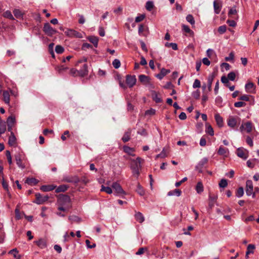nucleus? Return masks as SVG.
<instances>
[{
	"mask_svg": "<svg viewBox=\"0 0 259 259\" xmlns=\"http://www.w3.org/2000/svg\"><path fill=\"white\" fill-rule=\"evenodd\" d=\"M58 205V209L59 210L62 211H68L71 208L70 207L63 206V205Z\"/></svg>",
	"mask_w": 259,
	"mask_h": 259,
	"instance_id": "13d9d810",
	"label": "nucleus"
},
{
	"mask_svg": "<svg viewBox=\"0 0 259 259\" xmlns=\"http://www.w3.org/2000/svg\"><path fill=\"white\" fill-rule=\"evenodd\" d=\"M88 66L87 64H84L82 67L78 70L79 76L84 77L88 74Z\"/></svg>",
	"mask_w": 259,
	"mask_h": 259,
	"instance_id": "dca6fc26",
	"label": "nucleus"
},
{
	"mask_svg": "<svg viewBox=\"0 0 259 259\" xmlns=\"http://www.w3.org/2000/svg\"><path fill=\"white\" fill-rule=\"evenodd\" d=\"M245 88L247 93H254L255 86L253 82H249L245 84Z\"/></svg>",
	"mask_w": 259,
	"mask_h": 259,
	"instance_id": "4468645a",
	"label": "nucleus"
},
{
	"mask_svg": "<svg viewBox=\"0 0 259 259\" xmlns=\"http://www.w3.org/2000/svg\"><path fill=\"white\" fill-rule=\"evenodd\" d=\"M234 57V54L233 52H231L229 54V56L225 57V60L226 61H231L233 60Z\"/></svg>",
	"mask_w": 259,
	"mask_h": 259,
	"instance_id": "0e129e2a",
	"label": "nucleus"
},
{
	"mask_svg": "<svg viewBox=\"0 0 259 259\" xmlns=\"http://www.w3.org/2000/svg\"><path fill=\"white\" fill-rule=\"evenodd\" d=\"M62 181L65 182L77 184L80 182V179L77 176H65Z\"/></svg>",
	"mask_w": 259,
	"mask_h": 259,
	"instance_id": "423d86ee",
	"label": "nucleus"
},
{
	"mask_svg": "<svg viewBox=\"0 0 259 259\" xmlns=\"http://www.w3.org/2000/svg\"><path fill=\"white\" fill-rule=\"evenodd\" d=\"M70 74L73 76H79L78 70L75 68H72L70 70Z\"/></svg>",
	"mask_w": 259,
	"mask_h": 259,
	"instance_id": "5fc2aeb1",
	"label": "nucleus"
},
{
	"mask_svg": "<svg viewBox=\"0 0 259 259\" xmlns=\"http://www.w3.org/2000/svg\"><path fill=\"white\" fill-rule=\"evenodd\" d=\"M55 51L57 54H62L64 51V49L60 45L56 46L55 48Z\"/></svg>",
	"mask_w": 259,
	"mask_h": 259,
	"instance_id": "603ef678",
	"label": "nucleus"
},
{
	"mask_svg": "<svg viewBox=\"0 0 259 259\" xmlns=\"http://www.w3.org/2000/svg\"><path fill=\"white\" fill-rule=\"evenodd\" d=\"M135 217L136 221L139 222L140 223H143L145 220V218L143 214L140 212H136L135 215Z\"/></svg>",
	"mask_w": 259,
	"mask_h": 259,
	"instance_id": "bb28decb",
	"label": "nucleus"
},
{
	"mask_svg": "<svg viewBox=\"0 0 259 259\" xmlns=\"http://www.w3.org/2000/svg\"><path fill=\"white\" fill-rule=\"evenodd\" d=\"M236 153L238 157L244 160L246 159L248 157V151L242 147L238 148L237 149Z\"/></svg>",
	"mask_w": 259,
	"mask_h": 259,
	"instance_id": "6e6552de",
	"label": "nucleus"
},
{
	"mask_svg": "<svg viewBox=\"0 0 259 259\" xmlns=\"http://www.w3.org/2000/svg\"><path fill=\"white\" fill-rule=\"evenodd\" d=\"M56 186L54 185H42L40 187V189L44 192H48L54 190Z\"/></svg>",
	"mask_w": 259,
	"mask_h": 259,
	"instance_id": "aec40b11",
	"label": "nucleus"
},
{
	"mask_svg": "<svg viewBox=\"0 0 259 259\" xmlns=\"http://www.w3.org/2000/svg\"><path fill=\"white\" fill-rule=\"evenodd\" d=\"M215 77V74L214 73H211L210 74L207 78V87L209 91H211V85L213 79Z\"/></svg>",
	"mask_w": 259,
	"mask_h": 259,
	"instance_id": "4be33fe9",
	"label": "nucleus"
},
{
	"mask_svg": "<svg viewBox=\"0 0 259 259\" xmlns=\"http://www.w3.org/2000/svg\"><path fill=\"white\" fill-rule=\"evenodd\" d=\"M112 188L117 195L124 194L125 192L122 189L121 186L117 182H114L112 185Z\"/></svg>",
	"mask_w": 259,
	"mask_h": 259,
	"instance_id": "9b49d317",
	"label": "nucleus"
},
{
	"mask_svg": "<svg viewBox=\"0 0 259 259\" xmlns=\"http://www.w3.org/2000/svg\"><path fill=\"white\" fill-rule=\"evenodd\" d=\"M8 253L13 255L16 259H21V255L18 254V251L16 248L10 250Z\"/></svg>",
	"mask_w": 259,
	"mask_h": 259,
	"instance_id": "473e14b6",
	"label": "nucleus"
},
{
	"mask_svg": "<svg viewBox=\"0 0 259 259\" xmlns=\"http://www.w3.org/2000/svg\"><path fill=\"white\" fill-rule=\"evenodd\" d=\"M170 72L169 69H166L165 68H162L159 73L156 75V77L159 79H162L164 76Z\"/></svg>",
	"mask_w": 259,
	"mask_h": 259,
	"instance_id": "6ab92c4d",
	"label": "nucleus"
},
{
	"mask_svg": "<svg viewBox=\"0 0 259 259\" xmlns=\"http://www.w3.org/2000/svg\"><path fill=\"white\" fill-rule=\"evenodd\" d=\"M222 2L219 0H215L213 2V8H214V13L216 14H219L221 10L222 9Z\"/></svg>",
	"mask_w": 259,
	"mask_h": 259,
	"instance_id": "f8f14e48",
	"label": "nucleus"
},
{
	"mask_svg": "<svg viewBox=\"0 0 259 259\" xmlns=\"http://www.w3.org/2000/svg\"><path fill=\"white\" fill-rule=\"evenodd\" d=\"M255 248V246L254 244H249L247 247V250L246 253H247V254H253L254 253Z\"/></svg>",
	"mask_w": 259,
	"mask_h": 259,
	"instance_id": "f704fd0d",
	"label": "nucleus"
},
{
	"mask_svg": "<svg viewBox=\"0 0 259 259\" xmlns=\"http://www.w3.org/2000/svg\"><path fill=\"white\" fill-rule=\"evenodd\" d=\"M244 194V189L243 187H239L236 192V196L237 197H242Z\"/></svg>",
	"mask_w": 259,
	"mask_h": 259,
	"instance_id": "c03bdc74",
	"label": "nucleus"
},
{
	"mask_svg": "<svg viewBox=\"0 0 259 259\" xmlns=\"http://www.w3.org/2000/svg\"><path fill=\"white\" fill-rule=\"evenodd\" d=\"M154 7V4H153V3L151 1H148L146 4V9L149 11H150L152 10V9Z\"/></svg>",
	"mask_w": 259,
	"mask_h": 259,
	"instance_id": "09e8293b",
	"label": "nucleus"
},
{
	"mask_svg": "<svg viewBox=\"0 0 259 259\" xmlns=\"http://www.w3.org/2000/svg\"><path fill=\"white\" fill-rule=\"evenodd\" d=\"M88 39L94 45L95 47L97 48L99 41V38L98 37L90 36L88 37Z\"/></svg>",
	"mask_w": 259,
	"mask_h": 259,
	"instance_id": "5701e85b",
	"label": "nucleus"
},
{
	"mask_svg": "<svg viewBox=\"0 0 259 259\" xmlns=\"http://www.w3.org/2000/svg\"><path fill=\"white\" fill-rule=\"evenodd\" d=\"M227 30V26L225 25H222L218 28V32L221 34H224L226 32Z\"/></svg>",
	"mask_w": 259,
	"mask_h": 259,
	"instance_id": "3c124183",
	"label": "nucleus"
},
{
	"mask_svg": "<svg viewBox=\"0 0 259 259\" xmlns=\"http://www.w3.org/2000/svg\"><path fill=\"white\" fill-rule=\"evenodd\" d=\"M131 134V130L130 129H128L124 134V135L122 138V141L124 143L128 142L130 140Z\"/></svg>",
	"mask_w": 259,
	"mask_h": 259,
	"instance_id": "b1692460",
	"label": "nucleus"
},
{
	"mask_svg": "<svg viewBox=\"0 0 259 259\" xmlns=\"http://www.w3.org/2000/svg\"><path fill=\"white\" fill-rule=\"evenodd\" d=\"M16 143V138L13 132H11V136L9 138L8 143L10 146L14 145Z\"/></svg>",
	"mask_w": 259,
	"mask_h": 259,
	"instance_id": "c85d7f7f",
	"label": "nucleus"
},
{
	"mask_svg": "<svg viewBox=\"0 0 259 259\" xmlns=\"http://www.w3.org/2000/svg\"><path fill=\"white\" fill-rule=\"evenodd\" d=\"M139 79L140 82L143 83H147L149 82V78L148 76L144 74H141L139 76Z\"/></svg>",
	"mask_w": 259,
	"mask_h": 259,
	"instance_id": "2f4dec72",
	"label": "nucleus"
},
{
	"mask_svg": "<svg viewBox=\"0 0 259 259\" xmlns=\"http://www.w3.org/2000/svg\"><path fill=\"white\" fill-rule=\"evenodd\" d=\"M135 75H127L126 76V84L129 88H132L136 83Z\"/></svg>",
	"mask_w": 259,
	"mask_h": 259,
	"instance_id": "1a4fd4ad",
	"label": "nucleus"
},
{
	"mask_svg": "<svg viewBox=\"0 0 259 259\" xmlns=\"http://www.w3.org/2000/svg\"><path fill=\"white\" fill-rule=\"evenodd\" d=\"M143 160L138 157L136 159H132L131 163V169H132L133 176L138 178L140 175L139 170L141 168V163Z\"/></svg>",
	"mask_w": 259,
	"mask_h": 259,
	"instance_id": "f257e3e1",
	"label": "nucleus"
},
{
	"mask_svg": "<svg viewBox=\"0 0 259 259\" xmlns=\"http://www.w3.org/2000/svg\"><path fill=\"white\" fill-rule=\"evenodd\" d=\"M145 17V15L144 14L140 15L136 17L135 22H140L144 20Z\"/></svg>",
	"mask_w": 259,
	"mask_h": 259,
	"instance_id": "69168bd1",
	"label": "nucleus"
},
{
	"mask_svg": "<svg viewBox=\"0 0 259 259\" xmlns=\"http://www.w3.org/2000/svg\"><path fill=\"white\" fill-rule=\"evenodd\" d=\"M217 199V196L215 195H211L209 194V202H208V206L210 208H212L215 203Z\"/></svg>",
	"mask_w": 259,
	"mask_h": 259,
	"instance_id": "f3484780",
	"label": "nucleus"
},
{
	"mask_svg": "<svg viewBox=\"0 0 259 259\" xmlns=\"http://www.w3.org/2000/svg\"><path fill=\"white\" fill-rule=\"evenodd\" d=\"M3 16L4 17L8 18L10 20H14V18L13 16L12 15L11 11H10L9 10H7L6 12H5L3 13Z\"/></svg>",
	"mask_w": 259,
	"mask_h": 259,
	"instance_id": "79ce46f5",
	"label": "nucleus"
},
{
	"mask_svg": "<svg viewBox=\"0 0 259 259\" xmlns=\"http://www.w3.org/2000/svg\"><path fill=\"white\" fill-rule=\"evenodd\" d=\"M3 99L5 103L7 104H10V94L8 91H4L3 93Z\"/></svg>",
	"mask_w": 259,
	"mask_h": 259,
	"instance_id": "a878e982",
	"label": "nucleus"
},
{
	"mask_svg": "<svg viewBox=\"0 0 259 259\" xmlns=\"http://www.w3.org/2000/svg\"><path fill=\"white\" fill-rule=\"evenodd\" d=\"M136 192L141 196H143L145 194V190L139 183L137 184Z\"/></svg>",
	"mask_w": 259,
	"mask_h": 259,
	"instance_id": "e433bc0d",
	"label": "nucleus"
},
{
	"mask_svg": "<svg viewBox=\"0 0 259 259\" xmlns=\"http://www.w3.org/2000/svg\"><path fill=\"white\" fill-rule=\"evenodd\" d=\"M101 191L105 192L107 194H111L112 193V189L109 187H105L103 185L102 186L101 189Z\"/></svg>",
	"mask_w": 259,
	"mask_h": 259,
	"instance_id": "49530a36",
	"label": "nucleus"
},
{
	"mask_svg": "<svg viewBox=\"0 0 259 259\" xmlns=\"http://www.w3.org/2000/svg\"><path fill=\"white\" fill-rule=\"evenodd\" d=\"M166 156V153L165 151V148H163L162 149V151H161V152L160 154H159L156 156V159H157L159 157L164 158Z\"/></svg>",
	"mask_w": 259,
	"mask_h": 259,
	"instance_id": "680f3d73",
	"label": "nucleus"
},
{
	"mask_svg": "<svg viewBox=\"0 0 259 259\" xmlns=\"http://www.w3.org/2000/svg\"><path fill=\"white\" fill-rule=\"evenodd\" d=\"M253 184L252 182L250 180H248L246 182V193L248 196L252 195L253 198H254L255 196V192L253 191Z\"/></svg>",
	"mask_w": 259,
	"mask_h": 259,
	"instance_id": "20e7f679",
	"label": "nucleus"
},
{
	"mask_svg": "<svg viewBox=\"0 0 259 259\" xmlns=\"http://www.w3.org/2000/svg\"><path fill=\"white\" fill-rule=\"evenodd\" d=\"M227 150V149L226 148L221 146L218 150V153L220 155H224L226 154Z\"/></svg>",
	"mask_w": 259,
	"mask_h": 259,
	"instance_id": "a18cd8bd",
	"label": "nucleus"
},
{
	"mask_svg": "<svg viewBox=\"0 0 259 259\" xmlns=\"http://www.w3.org/2000/svg\"><path fill=\"white\" fill-rule=\"evenodd\" d=\"M201 87V83L199 80L196 79L193 84V88H199Z\"/></svg>",
	"mask_w": 259,
	"mask_h": 259,
	"instance_id": "e2e57ef3",
	"label": "nucleus"
},
{
	"mask_svg": "<svg viewBox=\"0 0 259 259\" xmlns=\"http://www.w3.org/2000/svg\"><path fill=\"white\" fill-rule=\"evenodd\" d=\"M237 13V12L236 9V7H234L229 10V11L228 12V16L229 17H231L233 15H236Z\"/></svg>",
	"mask_w": 259,
	"mask_h": 259,
	"instance_id": "4d7b16f0",
	"label": "nucleus"
},
{
	"mask_svg": "<svg viewBox=\"0 0 259 259\" xmlns=\"http://www.w3.org/2000/svg\"><path fill=\"white\" fill-rule=\"evenodd\" d=\"M35 196V200L33 202L37 204H42L44 203L45 202L47 201L49 198L48 195H46L42 196L39 193H36Z\"/></svg>",
	"mask_w": 259,
	"mask_h": 259,
	"instance_id": "39448f33",
	"label": "nucleus"
},
{
	"mask_svg": "<svg viewBox=\"0 0 259 259\" xmlns=\"http://www.w3.org/2000/svg\"><path fill=\"white\" fill-rule=\"evenodd\" d=\"M15 159L16 162V164L19 168L22 169H23L25 168L26 166L25 164L23 163L21 159V155L20 154L15 155Z\"/></svg>",
	"mask_w": 259,
	"mask_h": 259,
	"instance_id": "ddd939ff",
	"label": "nucleus"
},
{
	"mask_svg": "<svg viewBox=\"0 0 259 259\" xmlns=\"http://www.w3.org/2000/svg\"><path fill=\"white\" fill-rule=\"evenodd\" d=\"M186 20L191 25H194L195 24V20L193 16L192 15H188L186 17Z\"/></svg>",
	"mask_w": 259,
	"mask_h": 259,
	"instance_id": "8fccbe9b",
	"label": "nucleus"
},
{
	"mask_svg": "<svg viewBox=\"0 0 259 259\" xmlns=\"http://www.w3.org/2000/svg\"><path fill=\"white\" fill-rule=\"evenodd\" d=\"M58 205L71 207V199L67 195L59 194L57 200Z\"/></svg>",
	"mask_w": 259,
	"mask_h": 259,
	"instance_id": "f03ea898",
	"label": "nucleus"
},
{
	"mask_svg": "<svg viewBox=\"0 0 259 259\" xmlns=\"http://www.w3.org/2000/svg\"><path fill=\"white\" fill-rule=\"evenodd\" d=\"M246 142L250 147H252L253 145V141H252V139L249 136H247L246 137Z\"/></svg>",
	"mask_w": 259,
	"mask_h": 259,
	"instance_id": "774afa93",
	"label": "nucleus"
},
{
	"mask_svg": "<svg viewBox=\"0 0 259 259\" xmlns=\"http://www.w3.org/2000/svg\"><path fill=\"white\" fill-rule=\"evenodd\" d=\"M227 77L229 79V80L234 81L236 77V74L234 72H231L229 73H228Z\"/></svg>",
	"mask_w": 259,
	"mask_h": 259,
	"instance_id": "bf43d9fd",
	"label": "nucleus"
},
{
	"mask_svg": "<svg viewBox=\"0 0 259 259\" xmlns=\"http://www.w3.org/2000/svg\"><path fill=\"white\" fill-rule=\"evenodd\" d=\"M112 65L115 69H118L120 66V61L117 59H115L112 62Z\"/></svg>",
	"mask_w": 259,
	"mask_h": 259,
	"instance_id": "de8ad7c7",
	"label": "nucleus"
},
{
	"mask_svg": "<svg viewBox=\"0 0 259 259\" xmlns=\"http://www.w3.org/2000/svg\"><path fill=\"white\" fill-rule=\"evenodd\" d=\"M43 31L49 36H52L57 32V30L54 29L49 23L44 24Z\"/></svg>",
	"mask_w": 259,
	"mask_h": 259,
	"instance_id": "7ed1b4c3",
	"label": "nucleus"
},
{
	"mask_svg": "<svg viewBox=\"0 0 259 259\" xmlns=\"http://www.w3.org/2000/svg\"><path fill=\"white\" fill-rule=\"evenodd\" d=\"M25 183L31 186L36 185L38 183V180L34 178H27Z\"/></svg>",
	"mask_w": 259,
	"mask_h": 259,
	"instance_id": "cd10ccee",
	"label": "nucleus"
},
{
	"mask_svg": "<svg viewBox=\"0 0 259 259\" xmlns=\"http://www.w3.org/2000/svg\"><path fill=\"white\" fill-rule=\"evenodd\" d=\"M36 245L40 248H45L47 247V243L43 239H40L38 241H35Z\"/></svg>",
	"mask_w": 259,
	"mask_h": 259,
	"instance_id": "7c9ffc66",
	"label": "nucleus"
},
{
	"mask_svg": "<svg viewBox=\"0 0 259 259\" xmlns=\"http://www.w3.org/2000/svg\"><path fill=\"white\" fill-rule=\"evenodd\" d=\"M65 34H66V35L70 37H82L81 34L80 33L73 29H67L66 31H65Z\"/></svg>",
	"mask_w": 259,
	"mask_h": 259,
	"instance_id": "9d476101",
	"label": "nucleus"
},
{
	"mask_svg": "<svg viewBox=\"0 0 259 259\" xmlns=\"http://www.w3.org/2000/svg\"><path fill=\"white\" fill-rule=\"evenodd\" d=\"M196 191L197 193L200 194L204 190V187L203 184L201 182H198L195 188Z\"/></svg>",
	"mask_w": 259,
	"mask_h": 259,
	"instance_id": "72a5a7b5",
	"label": "nucleus"
},
{
	"mask_svg": "<svg viewBox=\"0 0 259 259\" xmlns=\"http://www.w3.org/2000/svg\"><path fill=\"white\" fill-rule=\"evenodd\" d=\"M123 151L130 155L134 156V155L132 154L133 152L135 151V150L133 148H131L127 146H124L123 147Z\"/></svg>",
	"mask_w": 259,
	"mask_h": 259,
	"instance_id": "c9c22d12",
	"label": "nucleus"
},
{
	"mask_svg": "<svg viewBox=\"0 0 259 259\" xmlns=\"http://www.w3.org/2000/svg\"><path fill=\"white\" fill-rule=\"evenodd\" d=\"M165 47L167 48L171 47L174 50H177L178 49L177 44L174 42H166L165 44Z\"/></svg>",
	"mask_w": 259,
	"mask_h": 259,
	"instance_id": "ea45409f",
	"label": "nucleus"
},
{
	"mask_svg": "<svg viewBox=\"0 0 259 259\" xmlns=\"http://www.w3.org/2000/svg\"><path fill=\"white\" fill-rule=\"evenodd\" d=\"M69 188V186L66 185H61L58 186L56 189V193L64 192Z\"/></svg>",
	"mask_w": 259,
	"mask_h": 259,
	"instance_id": "393cba45",
	"label": "nucleus"
},
{
	"mask_svg": "<svg viewBox=\"0 0 259 259\" xmlns=\"http://www.w3.org/2000/svg\"><path fill=\"white\" fill-rule=\"evenodd\" d=\"M182 194V191L179 189H176L174 190L170 191L168 192L167 195L169 196L176 195L180 196Z\"/></svg>",
	"mask_w": 259,
	"mask_h": 259,
	"instance_id": "c756f323",
	"label": "nucleus"
},
{
	"mask_svg": "<svg viewBox=\"0 0 259 259\" xmlns=\"http://www.w3.org/2000/svg\"><path fill=\"white\" fill-rule=\"evenodd\" d=\"M206 128L205 130L206 133L207 134H209L210 136H213L214 131H213V130L212 126L208 124H206Z\"/></svg>",
	"mask_w": 259,
	"mask_h": 259,
	"instance_id": "58836bf2",
	"label": "nucleus"
},
{
	"mask_svg": "<svg viewBox=\"0 0 259 259\" xmlns=\"http://www.w3.org/2000/svg\"><path fill=\"white\" fill-rule=\"evenodd\" d=\"M214 119L218 126L220 127H222L224 125V121L223 118L219 114L217 113L214 115Z\"/></svg>",
	"mask_w": 259,
	"mask_h": 259,
	"instance_id": "412c9836",
	"label": "nucleus"
},
{
	"mask_svg": "<svg viewBox=\"0 0 259 259\" xmlns=\"http://www.w3.org/2000/svg\"><path fill=\"white\" fill-rule=\"evenodd\" d=\"M244 128L246 130L247 133H250L251 132V131H252V123H251V122H250V121H248V122H247L246 123H245L244 124H242L241 125V126L240 127V129L242 131L243 130Z\"/></svg>",
	"mask_w": 259,
	"mask_h": 259,
	"instance_id": "2eb2a0df",
	"label": "nucleus"
},
{
	"mask_svg": "<svg viewBox=\"0 0 259 259\" xmlns=\"http://www.w3.org/2000/svg\"><path fill=\"white\" fill-rule=\"evenodd\" d=\"M219 186L221 188H225L228 185L227 180L224 179H222L219 183Z\"/></svg>",
	"mask_w": 259,
	"mask_h": 259,
	"instance_id": "864d4df0",
	"label": "nucleus"
},
{
	"mask_svg": "<svg viewBox=\"0 0 259 259\" xmlns=\"http://www.w3.org/2000/svg\"><path fill=\"white\" fill-rule=\"evenodd\" d=\"M89 48H92V46L90 45V44H88L87 42L83 43L82 45L81 49L82 50H87V49Z\"/></svg>",
	"mask_w": 259,
	"mask_h": 259,
	"instance_id": "338daca9",
	"label": "nucleus"
},
{
	"mask_svg": "<svg viewBox=\"0 0 259 259\" xmlns=\"http://www.w3.org/2000/svg\"><path fill=\"white\" fill-rule=\"evenodd\" d=\"M245 105H246V103L242 101H239V102H235L234 103V106L237 108L244 107Z\"/></svg>",
	"mask_w": 259,
	"mask_h": 259,
	"instance_id": "052dcab7",
	"label": "nucleus"
},
{
	"mask_svg": "<svg viewBox=\"0 0 259 259\" xmlns=\"http://www.w3.org/2000/svg\"><path fill=\"white\" fill-rule=\"evenodd\" d=\"M183 30L188 33H193V32L190 29L189 27L186 25H182Z\"/></svg>",
	"mask_w": 259,
	"mask_h": 259,
	"instance_id": "6e6d98bb",
	"label": "nucleus"
},
{
	"mask_svg": "<svg viewBox=\"0 0 259 259\" xmlns=\"http://www.w3.org/2000/svg\"><path fill=\"white\" fill-rule=\"evenodd\" d=\"M227 124L230 127H235L237 124L236 118L233 116H230L227 120Z\"/></svg>",
	"mask_w": 259,
	"mask_h": 259,
	"instance_id": "a211bd4d",
	"label": "nucleus"
},
{
	"mask_svg": "<svg viewBox=\"0 0 259 259\" xmlns=\"http://www.w3.org/2000/svg\"><path fill=\"white\" fill-rule=\"evenodd\" d=\"M153 100L157 103H161L162 100V99L159 97L158 94L156 92H153L152 94Z\"/></svg>",
	"mask_w": 259,
	"mask_h": 259,
	"instance_id": "4c0bfd02",
	"label": "nucleus"
},
{
	"mask_svg": "<svg viewBox=\"0 0 259 259\" xmlns=\"http://www.w3.org/2000/svg\"><path fill=\"white\" fill-rule=\"evenodd\" d=\"M208 161V159L207 158L204 157L202 158L196 166V170H197L199 173H202L203 168L206 167V165L207 164Z\"/></svg>",
	"mask_w": 259,
	"mask_h": 259,
	"instance_id": "0eeeda50",
	"label": "nucleus"
},
{
	"mask_svg": "<svg viewBox=\"0 0 259 259\" xmlns=\"http://www.w3.org/2000/svg\"><path fill=\"white\" fill-rule=\"evenodd\" d=\"M6 125H14V123H15V118L13 116H9L7 118Z\"/></svg>",
	"mask_w": 259,
	"mask_h": 259,
	"instance_id": "a19ab883",
	"label": "nucleus"
},
{
	"mask_svg": "<svg viewBox=\"0 0 259 259\" xmlns=\"http://www.w3.org/2000/svg\"><path fill=\"white\" fill-rule=\"evenodd\" d=\"M13 14L17 18H20L23 16V13L19 9H14Z\"/></svg>",
	"mask_w": 259,
	"mask_h": 259,
	"instance_id": "37998d69",
	"label": "nucleus"
}]
</instances>
